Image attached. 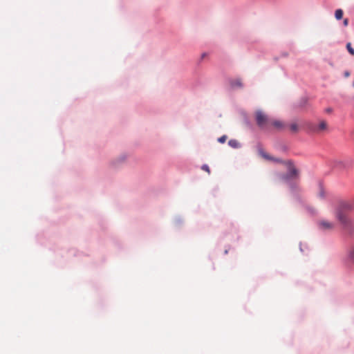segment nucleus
<instances>
[{"label": "nucleus", "instance_id": "obj_1", "mask_svg": "<svg viewBox=\"0 0 354 354\" xmlns=\"http://www.w3.org/2000/svg\"><path fill=\"white\" fill-rule=\"evenodd\" d=\"M353 209V204L348 201H340L335 209L337 220L350 236L354 235V216L351 214Z\"/></svg>", "mask_w": 354, "mask_h": 354}, {"label": "nucleus", "instance_id": "obj_2", "mask_svg": "<svg viewBox=\"0 0 354 354\" xmlns=\"http://www.w3.org/2000/svg\"><path fill=\"white\" fill-rule=\"evenodd\" d=\"M285 166L286 172L279 174L278 177L288 185L291 192H295L299 189L297 180L299 179L300 171L296 167L294 161L292 160H286Z\"/></svg>", "mask_w": 354, "mask_h": 354}, {"label": "nucleus", "instance_id": "obj_3", "mask_svg": "<svg viewBox=\"0 0 354 354\" xmlns=\"http://www.w3.org/2000/svg\"><path fill=\"white\" fill-rule=\"evenodd\" d=\"M255 119L258 127L263 130H268L271 122V118L268 115L263 113L261 110H258L255 113Z\"/></svg>", "mask_w": 354, "mask_h": 354}, {"label": "nucleus", "instance_id": "obj_4", "mask_svg": "<svg viewBox=\"0 0 354 354\" xmlns=\"http://www.w3.org/2000/svg\"><path fill=\"white\" fill-rule=\"evenodd\" d=\"M351 165L350 160H341L337 159H330L327 160V165L332 169H335L337 170H343L349 167Z\"/></svg>", "mask_w": 354, "mask_h": 354}, {"label": "nucleus", "instance_id": "obj_5", "mask_svg": "<svg viewBox=\"0 0 354 354\" xmlns=\"http://www.w3.org/2000/svg\"><path fill=\"white\" fill-rule=\"evenodd\" d=\"M128 157V153H122L110 160L109 166L113 169L120 168L127 162Z\"/></svg>", "mask_w": 354, "mask_h": 354}, {"label": "nucleus", "instance_id": "obj_6", "mask_svg": "<svg viewBox=\"0 0 354 354\" xmlns=\"http://www.w3.org/2000/svg\"><path fill=\"white\" fill-rule=\"evenodd\" d=\"M319 228L321 230H328L334 228V223L328 222L327 221H321L318 223Z\"/></svg>", "mask_w": 354, "mask_h": 354}, {"label": "nucleus", "instance_id": "obj_7", "mask_svg": "<svg viewBox=\"0 0 354 354\" xmlns=\"http://www.w3.org/2000/svg\"><path fill=\"white\" fill-rule=\"evenodd\" d=\"M230 86L234 89L242 88L243 87V84L240 78L230 80Z\"/></svg>", "mask_w": 354, "mask_h": 354}, {"label": "nucleus", "instance_id": "obj_8", "mask_svg": "<svg viewBox=\"0 0 354 354\" xmlns=\"http://www.w3.org/2000/svg\"><path fill=\"white\" fill-rule=\"evenodd\" d=\"M354 259V243L350 245L346 249L345 259Z\"/></svg>", "mask_w": 354, "mask_h": 354}, {"label": "nucleus", "instance_id": "obj_9", "mask_svg": "<svg viewBox=\"0 0 354 354\" xmlns=\"http://www.w3.org/2000/svg\"><path fill=\"white\" fill-rule=\"evenodd\" d=\"M270 124L272 125L274 127H275L277 129H282L286 127L285 123H283V122H281L280 120H272V119H271L270 125Z\"/></svg>", "mask_w": 354, "mask_h": 354}, {"label": "nucleus", "instance_id": "obj_10", "mask_svg": "<svg viewBox=\"0 0 354 354\" xmlns=\"http://www.w3.org/2000/svg\"><path fill=\"white\" fill-rule=\"evenodd\" d=\"M257 151H258L259 154L263 158H265L268 160L269 158H271V156H270L268 153L265 152L260 145H257Z\"/></svg>", "mask_w": 354, "mask_h": 354}, {"label": "nucleus", "instance_id": "obj_11", "mask_svg": "<svg viewBox=\"0 0 354 354\" xmlns=\"http://www.w3.org/2000/svg\"><path fill=\"white\" fill-rule=\"evenodd\" d=\"M228 145L234 149H239L241 147V144L235 139H231L228 141Z\"/></svg>", "mask_w": 354, "mask_h": 354}, {"label": "nucleus", "instance_id": "obj_12", "mask_svg": "<svg viewBox=\"0 0 354 354\" xmlns=\"http://www.w3.org/2000/svg\"><path fill=\"white\" fill-rule=\"evenodd\" d=\"M343 10L342 9H337L335 12V17L337 20H339L343 17Z\"/></svg>", "mask_w": 354, "mask_h": 354}, {"label": "nucleus", "instance_id": "obj_13", "mask_svg": "<svg viewBox=\"0 0 354 354\" xmlns=\"http://www.w3.org/2000/svg\"><path fill=\"white\" fill-rule=\"evenodd\" d=\"M268 160H271V161H273L274 162H277V163H280V164H283V165H285V162L286 160H284L281 158H274L273 156H271V158H269Z\"/></svg>", "mask_w": 354, "mask_h": 354}, {"label": "nucleus", "instance_id": "obj_14", "mask_svg": "<svg viewBox=\"0 0 354 354\" xmlns=\"http://www.w3.org/2000/svg\"><path fill=\"white\" fill-rule=\"evenodd\" d=\"M307 102H308V99L307 97H303L300 99L299 103H298V106L299 107H304L306 106V104H307Z\"/></svg>", "mask_w": 354, "mask_h": 354}, {"label": "nucleus", "instance_id": "obj_15", "mask_svg": "<svg viewBox=\"0 0 354 354\" xmlns=\"http://www.w3.org/2000/svg\"><path fill=\"white\" fill-rule=\"evenodd\" d=\"M326 128H327L326 122L325 121H322L319 123V127H317V131L325 130Z\"/></svg>", "mask_w": 354, "mask_h": 354}, {"label": "nucleus", "instance_id": "obj_16", "mask_svg": "<svg viewBox=\"0 0 354 354\" xmlns=\"http://www.w3.org/2000/svg\"><path fill=\"white\" fill-rule=\"evenodd\" d=\"M346 48L349 53H351L352 55H354V49L352 48L351 43H348L346 44Z\"/></svg>", "mask_w": 354, "mask_h": 354}, {"label": "nucleus", "instance_id": "obj_17", "mask_svg": "<svg viewBox=\"0 0 354 354\" xmlns=\"http://www.w3.org/2000/svg\"><path fill=\"white\" fill-rule=\"evenodd\" d=\"M290 129L293 132H297L298 131V126L297 124H291L290 126Z\"/></svg>", "mask_w": 354, "mask_h": 354}, {"label": "nucleus", "instance_id": "obj_18", "mask_svg": "<svg viewBox=\"0 0 354 354\" xmlns=\"http://www.w3.org/2000/svg\"><path fill=\"white\" fill-rule=\"evenodd\" d=\"M346 263L351 267H354V259H345Z\"/></svg>", "mask_w": 354, "mask_h": 354}, {"label": "nucleus", "instance_id": "obj_19", "mask_svg": "<svg viewBox=\"0 0 354 354\" xmlns=\"http://www.w3.org/2000/svg\"><path fill=\"white\" fill-rule=\"evenodd\" d=\"M227 136L225 135H223L221 137H220L218 139V141L220 142V143H224L226 140H227Z\"/></svg>", "mask_w": 354, "mask_h": 354}, {"label": "nucleus", "instance_id": "obj_20", "mask_svg": "<svg viewBox=\"0 0 354 354\" xmlns=\"http://www.w3.org/2000/svg\"><path fill=\"white\" fill-rule=\"evenodd\" d=\"M307 209L313 215L316 214V210L313 207H308Z\"/></svg>", "mask_w": 354, "mask_h": 354}, {"label": "nucleus", "instance_id": "obj_21", "mask_svg": "<svg viewBox=\"0 0 354 354\" xmlns=\"http://www.w3.org/2000/svg\"><path fill=\"white\" fill-rule=\"evenodd\" d=\"M201 169L204 171H207L208 173L210 172L209 166L207 165H203Z\"/></svg>", "mask_w": 354, "mask_h": 354}, {"label": "nucleus", "instance_id": "obj_22", "mask_svg": "<svg viewBox=\"0 0 354 354\" xmlns=\"http://www.w3.org/2000/svg\"><path fill=\"white\" fill-rule=\"evenodd\" d=\"M319 196L322 198H324L325 197V193H324V191L323 190V189L321 188L320 191H319Z\"/></svg>", "mask_w": 354, "mask_h": 354}, {"label": "nucleus", "instance_id": "obj_23", "mask_svg": "<svg viewBox=\"0 0 354 354\" xmlns=\"http://www.w3.org/2000/svg\"><path fill=\"white\" fill-rule=\"evenodd\" d=\"M348 24V19H344V21H343V25L344 26H347Z\"/></svg>", "mask_w": 354, "mask_h": 354}, {"label": "nucleus", "instance_id": "obj_24", "mask_svg": "<svg viewBox=\"0 0 354 354\" xmlns=\"http://www.w3.org/2000/svg\"><path fill=\"white\" fill-rule=\"evenodd\" d=\"M207 55V53H202L201 55V59H204L205 57H206Z\"/></svg>", "mask_w": 354, "mask_h": 354}, {"label": "nucleus", "instance_id": "obj_25", "mask_svg": "<svg viewBox=\"0 0 354 354\" xmlns=\"http://www.w3.org/2000/svg\"><path fill=\"white\" fill-rule=\"evenodd\" d=\"M350 75V73L348 71H345L344 72V77H348V76Z\"/></svg>", "mask_w": 354, "mask_h": 354}, {"label": "nucleus", "instance_id": "obj_26", "mask_svg": "<svg viewBox=\"0 0 354 354\" xmlns=\"http://www.w3.org/2000/svg\"><path fill=\"white\" fill-rule=\"evenodd\" d=\"M181 222H182V221H181V220H180L179 218H176V223H180Z\"/></svg>", "mask_w": 354, "mask_h": 354}, {"label": "nucleus", "instance_id": "obj_27", "mask_svg": "<svg viewBox=\"0 0 354 354\" xmlns=\"http://www.w3.org/2000/svg\"><path fill=\"white\" fill-rule=\"evenodd\" d=\"M326 111V112L330 113L332 111V109L330 108H328Z\"/></svg>", "mask_w": 354, "mask_h": 354}, {"label": "nucleus", "instance_id": "obj_28", "mask_svg": "<svg viewBox=\"0 0 354 354\" xmlns=\"http://www.w3.org/2000/svg\"><path fill=\"white\" fill-rule=\"evenodd\" d=\"M351 136L352 139L354 140V131L352 132Z\"/></svg>", "mask_w": 354, "mask_h": 354}, {"label": "nucleus", "instance_id": "obj_29", "mask_svg": "<svg viewBox=\"0 0 354 354\" xmlns=\"http://www.w3.org/2000/svg\"><path fill=\"white\" fill-rule=\"evenodd\" d=\"M300 250H301V252L303 251V250H302V248H301V245H300Z\"/></svg>", "mask_w": 354, "mask_h": 354}, {"label": "nucleus", "instance_id": "obj_30", "mask_svg": "<svg viewBox=\"0 0 354 354\" xmlns=\"http://www.w3.org/2000/svg\"><path fill=\"white\" fill-rule=\"evenodd\" d=\"M353 86H354V82H353Z\"/></svg>", "mask_w": 354, "mask_h": 354}]
</instances>
